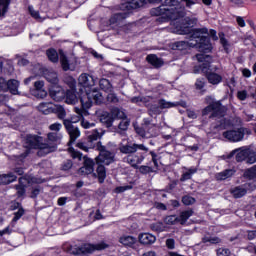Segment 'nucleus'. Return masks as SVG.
I'll use <instances>...</instances> for the list:
<instances>
[{
  "mask_svg": "<svg viewBox=\"0 0 256 256\" xmlns=\"http://www.w3.org/2000/svg\"><path fill=\"white\" fill-rule=\"evenodd\" d=\"M190 217H193V210L189 209L186 211H182L180 212V215L178 217V223H180V225H185V223L189 221Z\"/></svg>",
  "mask_w": 256,
  "mask_h": 256,
  "instance_id": "2f4dec72",
  "label": "nucleus"
},
{
  "mask_svg": "<svg viewBox=\"0 0 256 256\" xmlns=\"http://www.w3.org/2000/svg\"><path fill=\"white\" fill-rule=\"evenodd\" d=\"M99 87L102 89V91H105L106 93H111L113 91V86L111 85V82L109 80L102 78L99 81Z\"/></svg>",
  "mask_w": 256,
  "mask_h": 256,
  "instance_id": "58836bf2",
  "label": "nucleus"
},
{
  "mask_svg": "<svg viewBox=\"0 0 256 256\" xmlns=\"http://www.w3.org/2000/svg\"><path fill=\"white\" fill-rule=\"evenodd\" d=\"M78 85L83 87L86 93H88V91H91L95 87V78L87 73H83L78 78Z\"/></svg>",
  "mask_w": 256,
  "mask_h": 256,
  "instance_id": "4468645a",
  "label": "nucleus"
},
{
  "mask_svg": "<svg viewBox=\"0 0 256 256\" xmlns=\"http://www.w3.org/2000/svg\"><path fill=\"white\" fill-rule=\"evenodd\" d=\"M147 4V0H132L131 2L126 3V9H139Z\"/></svg>",
  "mask_w": 256,
  "mask_h": 256,
  "instance_id": "e433bc0d",
  "label": "nucleus"
},
{
  "mask_svg": "<svg viewBox=\"0 0 256 256\" xmlns=\"http://www.w3.org/2000/svg\"><path fill=\"white\" fill-rule=\"evenodd\" d=\"M146 61L150 63L153 67L156 69H159V67H163V59L157 57L155 54H150L146 57Z\"/></svg>",
  "mask_w": 256,
  "mask_h": 256,
  "instance_id": "bb28decb",
  "label": "nucleus"
},
{
  "mask_svg": "<svg viewBox=\"0 0 256 256\" xmlns=\"http://www.w3.org/2000/svg\"><path fill=\"white\" fill-rule=\"evenodd\" d=\"M54 107H55V104L51 102H42L38 105V111H40L44 115H49L53 113Z\"/></svg>",
  "mask_w": 256,
  "mask_h": 256,
  "instance_id": "a878e982",
  "label": "nucleus"
},
{
  "mask_svg": "<svg viewBox=\"0 0 256 256\" xmlns=\"http://www.w3.org/2000/svg\"><path fill=\"white\" fill-rule=\"evenodd\" d=\"M81 126L83 129H92V127H95V123H91L85 119H82Z\"/></svg>",
  "mask_w": 256,
  "mask_h": 256,
  "instance_id": "052dcab7",
  "label": "nucleus"
},
{
  "mask_svg": "<svg viewBox=\"0 0 256 256\" xmlns=\"http://www.w3.org/2000/svg\"><path fill=\"white\" fill-rule=\"evenodd\" d=\"M24 147L26 149H39V155H45V143H43V137L35 135H27Z\"/></svg>",
  "mask_w": 256,
  "mask_h": 256,
  "instance_id": "1a4fd4ad",
  "label": "nucleus"
},
{
  "mask_svg": "<svg viewBox=\"0 0 256 256\" xmlns=\"http://www.w3.org/2000/svg\"><path fill=\"white\" fill-rule=\"evenodd\" d=\"M231 255V251L227 248H219L217 250V256H229Z\"/></svg>",
  "mask_w": 256,
  "mask_h": 256,
  "instance_id": "bf43d9fd",
  "label": "nucleus"
},
{
  "mask_svg": "<svg viewBox=\"0 0 256 256\" xmlns=\"http://www.w3.org/2000/svg\"><path fill=\"white\" fill-rule=\"evenodd\" d=\"M136 133L140 137H145L146 139H151V137H157L159 135V126L151 123L149 119H144L143 128H135Z\"/></svg>",
  "mask_w": 256,
  "mask_h": 256,
  "instance_id": "20e7f679",
  "label": "nucleus"
},
{
  "mask_svg": "<svg viewBox=\"0 0 256 256\" xmlns=\"http://www.w3.org/2000/svg\"><path fill=\"white\" fill-rule=\"evenodd\" d=\"M44 77L49 83H52V85H57V83H59L57 72L53 70H45Z\"/></svg>",
  "mask_w": 256,
  "mask_h": 256,
  "instance_id": "cd10ccee",
  "label": "nucleus"
},
{
  "mask_svg": "<svg viewBox=\"0 0 256 256\" xmlns=\"http://www.w3.org/2000/svg\"><path fill=\"white\" fill-rule=\"evenodd\" d=\"M14 181H17V176L13 173L0 176V185H9V183H13Z\"/></svg>",
  "mask_w": 256,
  "mask_h": 256,
  "instance_id": "72a5a7b5",
  "label": "nucleus"
},
{
  "mask_svg": "<svg viewBox=\"0 0 256 256\" xmlns=\"http://www.w3.org/2000/svg\"><path fill=\"white\" fill-rule=\"evenodd\" d=\"M235 173H237V170H235V168L226 169L222 172L217 173L216 179L217 181H225L226 179H231V177H233Z\"/></svg>",
  "mask_w": 256,
  "mask_h": 256,
  "instance_id": "393cba45",
  "label": "nucleus"
},
{
  "mask_svg": "<svg viewBox=\"0 0 256 256\" xmlns=\"http://www.w3.org/2000/svg\"><path fill=\"white\" fill-rule=\"evenodd\" d=\"M201 35H209V30L207 28H198L194 29L191 35V39H198L196 43H191L192 47H196L200 53H209L213 46H211V42H209V38Z\"/></svg>",
  "mask_w": 256,
  "mask_h": 256,
  "instance_id": "f03ea898",
  "label": "nucleus"
},
{
  "mask_svg": "<svg viewBox=\"0 0 256 256\" xmlns=\"http://www.w3.org/2000/svg\"><path fill=\"white\" fill-rule=\"evenodd\" d=\"M86 137L88 143H95V141H99L103 137V132H100L99 129L87 130Z\"/></svg>",
  "mask_w": 256,
  "mask_h": 256,
  "instance_id": "412c9836",
  "label": "nucleus"
},
{
  "mask_svg": "<svg viewBox=\"0 0 256 256\" xmlns=\"http://www.w3.org/2000/svg\"><path fill=\"white\" fill-rule=\"evenodd\" d=\"M63 139V134L61 132H49L47 134V140L45 145V155H49V153H53L57 151V145L61 143Z\"/></svg>",
  "mask_w": 256,
  "mask_h": 256,
  "instance_id": "0eeeda50",
  "label": "nucleus"
},
{
  "mask_svg": "<svg viewBox=\"0 0 256 256\" xmlns=\"http://www.w3.org/2000/svg\"><path fill=\"white\" fill-rule=\"evenodd\" d=\"M207 79H208V83H211V85H219V83L223 81V76L215 72H209L207 74Z\"/></svg>",
  "mask_w": 256,
  "mask_h": 256,
  "instance_id": "c756f323",
  "label": "nucleus"
},
{
  "mask_svg": "<svg viewBox=\"0 0 256 256\" xmlns=\"http://www.w3.org/2000/svg\"><path fill=\"white\" fill-rule=\"evenodd\" d=\"M68 151L73 159H79V161H81L82 155L79 151H76L73 148H68Z\"/></svg>",
  "mask_w": 256,
  "mask_h": 256,
  "instance_id": "4d7b16f0",
  "label": "nucleus"
},
{
  "mask_svg": "<svg viewBox=\"0 0 256 256\" xmlns=\"http://www.w3.org/2000/svg\"><path fill=\"white\" fill-rule=\"evenodd\" d=\"M93 159L84 157V165L78 170V175H91L95 171Z\"/></svg>",
  "mask_w": 256,
  "mask_h": 256,
  "instance_id": "f3484780",
  "label": "nucleus"
},
{
  "mask_svg": "<svg viewBox=\"0 0 256 256\" xmlns=\"http://www.w3.org/2000/svg\"><path fill=\"white\" fill-rule=\"evenodd\" d=\"M119 243H121V245H124V247L133 248L135 243H137V238L133 236H121L119 239Z\"/></svg>",
  "mask_w": 256,
  "mask_h": 256,
  "instance_id": "c85d7f7f",
  "label": "nucleus"
},
{
  "mask_svg": "<svg viewBox=\"0 0 256 256\" xmlns=\"http://www.w3.org/2000/svg\"><path fill=\"white\" fill-rule=\"evenodd\" d=\"M32 94L34 95V97H38V99H45V97H47L45 82L42 80L34 82V90H32Z\"/></svg>",
  "mask_w": 256,
  "mask_h": 256,
  "instance_id": "dca6fc26",
  "label": "nucleus"
},
{
  "mask_svg": "<svg viewBox=\"0 0 256 256\" xmlns=\"http://www.w3.org/2000/svg\"><path fill=\"white\" fill-rule=\"evenodd\" d=\"M59 55H60V63L63 71H69L71 69V66L69 65V60L67 59V56H65V53L63 52V50L59 51Z\"/></svg>",
  "mask_w": 256,
  "mask_h": 256,
  "instance_id": "ea45409f",
  "label": "nucleus"
},
{
  "mask_svg": "<svg viewBox=\"0 0 256 256\" xmlns=\"http://www.w3.org/2000/svg\"><path fill=\"white\" fill-rule=\"evenodd\" d=\"M230 193L235 199H241V197H245V195H247V189H245L243 186H238L231 189Z\"/></svg>",
  "mask_w": 256,
  "mask_h": 256,
  "instance_id": "7c9ffc66",
  "label": "nucleus"
},
{
  "mask_svg": "<svg viewBox=\"0 0 256 256\" xmlns=\"http://www.w3.org/2000/svg\"><path fill=\"white\" fill-rule=\"evenodd\" d=\"M138 239L142 245H153L157 241V237L151 233H142Z\"/></svg>",
  "mask_w": 256,
  "mask_h": 256,
  "instance_id": "5701e85b",
  "label": "nucleus"
},
{
  "mask_svg": "<svg viewBox=\"0 0 256 256\" xmlns=\"http://www.w3.org/2000/svg\"><path fill=\"white\" fill-rule=\"evenodd\" d=\"M23 215H25V210H23V208H19L18 211L14 213V218L12 221L14 223H17V221H19V219L23 217Z\"/></svg>",
  "mask_w": 256,
  "mask_h": 256,
  "instance_id": "5fc2aeb1",
  "label": "nucleus"
},
{
  "mask_svg": "<svg viewBox=\"0 0 256 256\" xmlns=\"http://www.w3.org/2000/svg\"><path fill=\"white\" fill-rule=\"evenodd\" d=\"M107 247H109V245H107L105 242H101L96 245L83 244L82 246H75L72 249V253L75 256H81L87 253H93V251H103V249H107Z\"/></svg>",
  "mask_w": 256,
  "mask_h": 256,
  "instance_id": "423d86ee",
  "label": "nucleus"
},
{
  "mask_svg": "<svg viewBox=\"0 0 256 256\" xmlns=\"http://www.w3.org/2000/svg\"><path fill=\"white\" fill-rule=\"evenodd\" d=\"M247 163L253 165L256 163V149L247 148Z\"/></svg>",
  "mask_w": 256,
  "mask_h": 256,
  "instance_id": "37998d69",
  "label": "nucleus"
},
{
  "mask_svg": "<svg viewBox=\"0 0 256 256\" xmlns=\"http://www.w3.org/2000/svg\"><path fill=\"white\" fill-rule=\"evenodd\" d=\"M123 162L128 163L134 169H139V165L143 163V158H140L138 155L129 154L123 158Z\"/></svg>",
  "mask_w": 256,
  "mask_h": 256,
  "instance_id": "aec40b11",
  "label": "nucleus"
},
{
  "mask_svg": "<svg viewBox=\"0 0 256 256\" xmlns=\"http://www.w3.org/2000/svg\"><path fill=\"white\" fill-rule=\"evenodd\" d=\"M46 55L52 63H57L59 61V54L57 53V50L51 48L46 51Z\"/></svg>",
  "mask_w": 256,
  "mask_h": 256,
  "instance_id": "a19ab883",
  "label": "nucleus"
},
{
  "mask_svg": "<svg viewBox=\"0 0 256 256\" xmlns=\"http://www.w3.org/2000/svg\"><path fill=\"white\" fill-rule=\"evenodd\" d=\"M209 113H212V115L210 117H223V115H225V108H223L219 104V102H214V103L208 105L202 111L203 115H209Z\"/></svg>",
  "mask_w": 256,
  "mask_h": 256,
  "instance_id": "f8f14e48",
  "label": "nucleus"
},
{
  "mask_svg": "<svg viewBox=\"0 0 256 256\" xmlns=\"http://www.w3.org/2000/svg\"><path fill=\"white\" fill-rule=\"evenodd\" d=\"M63 128V125L59 122L53 123L49 126L50 131L53 133H61V129Z\"/></svg>",
  "mask_w": 256,
  "mask_h": 256,
  "instance_id": "8fccbe9b",
  "label": "nucleus"
},
{
  "mask_svg": "<svg viewBox=\"0 0 256 256\" xmlns=\"http://www.w3.org/2000/svg\"><path fill=\"white\" fill-rule=\"evenodd\" d=\"M149 151V148H147L143 144H120L119 145V151L120 153H123L124 155H133V153H137V151Z\"/></svg>",
  "mask_w": 256,
  "mask_h": 256,
  "instance_id": "9b49d317",
  "label": "nucleus"
},
{
  "mask_svg": "<svg viewBox=\"0 0 256 256\" xmlns=\"http://www.w3.org/2000/svg\"><path fill=\"white\" fill-rule=\"evenodd\" d=\"M150 229L157 233H161L165 230V224H163V222H155L150 225Z\"/></svg>",
  "mask_w": 256,
  "mask_h": 256,
  "instance_id": "de8ad7c7",
  "label": "nucleus"
},
{
  "mask_svg": "<svg viewBox=\"0 0 256 256\" xmlns=\"http://www.w3.org/2000/svg\"><path fill=\"white\" fill-rule=\"evenodd\" d=\"M237 97L240 101H245V99H247V91L243 90V91H239L237 93Z\"/></svg>",
  "mask_w": 256,
  "mask_h": 256,
  "instance_id": "338daca9",
  "label": "nucleus"
},
{
  "mask_svg": "<svg viewBox=\"0 0 256 256\" xmlns=\"http://www.w3.org/2000/svg\"><path fill=\"white\" fill-rule=\"evenodd\" d=\"M52 113H55L58 117V119H63L65 121V117H67V111H65V108L61 105L54 104V109Z\"/></svg>",
  "mask_w": 256,
  "mask_h": 256,
  "instance_id": "4c0bfd02",
  "label": "nucleus"
},
{
  "mask_svg": "<svg viewBox=\"0 0 256 256\" xmlns=\"http://www.w3.org/2000/svg\"><path fill=\"white\" fill-rule=\"evenodd\" d=\"M129 124L130 122L127 119H123L119 123L118 128L120 129V131H127V129H129Z\"/></svg>",
  "mask_w": 256,
  "mask_h": 256,
  "instance_id": "6e6d98bb",
  "label": "nucleus"
},
{
  "mask_svg": "<svg viewBox=\"0 0 256 256\" xmlns=\"http://www.w3.org/2000/svg\"><path fill=\"white\" fill-rule=\"evenodd\" d=\"M28 11L31 17H33L34 19H38V21H41V16L39 15V11H36L35 8H33V6H29Z\"/></svg>",
  "mask_w": 256,
  "mask_h": 256,
  "instance_id": "864d4df0",
  "label": "nucleus"
},
{
  "mask_svg": "<svg viewBox=\"0 0 256 256\" xmlns=\"http://www.w3.org/2000/svg\"><path fill=\"white\" fill-rule=\"evenodd\" d=\"M164 223L166 225H177V223H179V217L177 215L166 216L164 218Z\"/></svg>",
  "mask_w": 256,
  "mask_h": 256,
  "instance_id": "a18cd8bd",
  "label": "nucleus"
},
{
  "mask_svg": "<svg viewBox=\"0 0 256 256\" xmlns=\"http://www.w3.org/2000/svg\"><path fill=\"white\" fill-rule=\"evenodd\" d=\"M49 93L54 101H63L65 98V90L61 86H52Z\"/></svg>",
  "mask_w": 256,
  "mask_h": 256,
  "instance_id": "6ab92c4d",
  "label": "nucleus"
},
{
  "mask_svg": "<svg viewBox=\"0 0 256 256\" xmlns=\"http://www.w3.org/2000/svg\"><path fill=\"white\" fill-rule=\"evenodd\" d=\"M81 115H79L77 120L71 121V120H64L63 125L66 129V131L68 132V135H70V141L68 143V145H71V143H75V141H77V139H79V137H81V131H79L78 127H75L73 125V123H77V121H79V119H81Z\"/></svg>",
  "mask_w": 256,
  "mask_h": 256,
  "instance_id": "9d476101",
  "label": "nucleus"
},
{
  "mask_svg": "<svg viewBox=\"0 0 256 256\" xmlns=\"http://www.w3.org/2000/svg\"><path fill=\"white\" fill-rule=\"evenodd\" d=\"M189 47V42L187 41H178L175 42L172 46V49H177L178 51H183Z\"/></svg>",
  "mask_w": 256,
  "mask_h": 256,
  "instance_id": "49530a36",
  "label": "nucleus"
},
{
  "mask_svg": "<svg viewBox=\"0 0 256 256\" xmlns=\"http://www.w3.org/2000/svg\"><path fill=\"white\" fill-rule=\"evenodd\" d=\"M107 101L108 103H119V98L117 97V94L113 93V91L109 92L107 95Z\"/></svg>",
  "mask_w": 256,
  "mask_h": 256,
  "instance_id": "603ef678",
  "label": "nucleus"
},
{
  "mask_svg": "<svg viewBox=\"0 0 256 256\" xmlns=\"http://www.w3.org/2000/svg\"><path fill=\"white\" fill-rule=\"evenodd\" d=\"M0 91H9V86L2 77H0Z\"/></svg>",
  "mask_w": 256,
  "mask_h": 256,
  "instance_id": "e2e57ef3",
  "label": "nucleus"
},
{
  "mask_svg": "<svg viewBox=\"0 0 256 256\" xmlns=\"http://www.w3.org/2000/svg\"><path fill=\"white\" fill-rule=\"evenodd\" d=\"M244 177H246V179H256V166L247 169L244 172Z\"/></svg>",
  "mask_w": 256,
  "mask_h": 256,
  "instance_id": "09e8293b",
  "label": "nucleus"
},
{
  "mask_svg": "<svg viewBox=\"0 0 256 256\" xmlns=\"http://www.w3.org/2000/svg\"><path fill=\"white\" fill-rule=\"evenodd\" d=\"M30 181L29 178L27 177H22L19 178V184L16 185V193L18 195V197H23V195H25V188L27 187V185H29Z\"/></svg>",
  "mask_w": 256,
  "mask_h": 256,
  "instance_id": "b1692460",
  "label": "nucleus"
},
{
  "mask_svg": "<svg viewBox=\"0 0 256 256\" xmlns=\"http://www.w3.org/2000/svg\"><path fill=\"white\" fill-rule=\"evenodd\" d=\"M224 139H227L231 143H239V141H243L245 139V135H251V130L240 127L233 130H227L223 132Z\"/></svg>",
  "mask_w": 256,
  "mask_h": 256,
  "instance_id": "39448f33",
  "label": "nucleus"
},
{
  "mask_svg": "<svg viewBox=\"0 0 256 256\" xmlns=\"http://www.w3.org/2000/svg\"><path fill=\"white\" fill-rule=\"evenodd\" d=\"M96 149L99 151V155L96 157V165H111V163H115V153L107 150V146L97 142Z\"/></svg>",
  "mask_w": 256,
  "mask_h": 256,
  "instance_id": "7ed1b4c3",
  "label": "nucleus"
},
{
  "mask_svg": "<svg viewBox=\"0 0 256 256\" xmlns=\"http://www.w3.org/2000/svg\"><path fill=\"white\" fill-rule=\"evenodd\" d=\"M196 59L199 61V63H204L199 67V69L195 67L194 73H199V71H202V73H207V71H209V65L211 64V56L205 54H197Z\"/></svg>",
  "mask_w": 256,
  "mask_h": 256,
  "instance_id": "2eb2a0df",
  "label": "nucleus"
},
{
  "mask_svg": "<svg viewBox=\"0 0 256 256\" xmlns=\"http://www.w3.org/2000/svg\"><path fill=\"white\" fill-rule=\"evenodd\" d=\"M96 174L93 173L94 177H97L99 183H105V179H107V169L103 164H97Z\"/></svg>",
  "mask_w": 256,
  "mask_h": 256,
  "instance_id": "4be33fe9",
  "label": "nucleus"
},
{
  "mask_svg": "<svg viewBox=\"0 0 256 256\" xmlns=\"http://www.w3.org/2000/svg\"><path fill=\"white\" fill-rule=\"evenodd\" d=\"M139 171L140 173H142L143 175H147V173H152L153 169H151V167L149 166H140L139 167Z\"/></svg>",
  "mask_w": 256,
  "mask_h": 256,
  "instance_id": "680f3d73",
  "label": "nucleus"
},
{
  "mask_svg": "<svg viewBox=\"0 0 256 256\" xmlns=\"http://www.w3.org/2000/svg\"><path fill=\"white\" fill-rule=\"evenodd\" d=\"M159 105H160V108L161 109H171V107H175V103H172V102H167L166 100H160L159 101Z\"/></svg>",
  "mask_w": 256,
  "mask_h": 256,
  "instance_id": "3c124183",
  "label": "nucleus"
},
{
  "mask_svg": "<svg viewBox=\"0 0 256 256\" xmlns=\"http://www.w3.org/2000/svg\"><path fill=\"white\" fill-rule=\"evenodd\" d=\"M155 209H160V211H167V206L161 202L154 203Z\"/></svg>",
  "mask_w": 256,
  "mask_h": 256,
  "instance_id": "69168bd1",
  "label": "nucleus"
},
{
  "mask_svg": "<svg viewBox=\"0 0 256 256\" xmlns=\"http://www.w3.org/2000/svg\"><path fill=\"white\" fill-rule=\"evenodd\" d=\"M8 90L12 95H19V81L16 79L9 80L7 82Z\"/></svg>",
  "mask_w": 256,
  "mask_h": 256,
  "instance_id": "c9c22d12",
  "label": "nucleus"
},
{
  "mask_svg": "<svg viewBox=\"0 0 256 256\" xmlns=\"http://www.w3.org/2000/svg\"><path fill=\"white\" fill-rule=\"evenodd\" d=\"M129 17L128 12H119L117 14H114L110 18V25H115V23H119L120 21H123V19H127Z\"/></svg>",
  "mask_w": 256,
  "mask_h": 256,
  "instance_id": "f704fd0d",
  "label": "nucleus"
},
{
  "mask_svg": "<svg viewBox=\"0 0 256 256\" xmlns=\"http://www.w3.org/2000/svg\"><path fill=\"white\" fill-rule=\"evenodd\" d=\"M125 117V112L121 111L119 108H113L110 113H102L100 116V121L106 127H112L113 121H115V119H125Z\"/></svg>",
  "mask_w": 256,
  "mask_h": 256,
  "instance_id": "6e6552de",
  "label": "nucleus"
},
{
  "mask_svg": "<svg viewBox=\"0 0 256 256\" xmlns=\"http://www.w3.org/2000/svg\"><path fill=\"white\" fill-rule=\"evenodd\" d=\"M68 85L70 90H67L65 93L66 103L68 105H75L77 103V94H75V87L77 82L73 79V77L68 78Z\"/></svg>",
  "mask_w": 256,
  "mask_h": 256,
  "instance_id": "ddd939ff",
  "label": "nucleus"
},
{
  "mask_svg": "<svg viewBox=\"0 0 256 256\" xmlns=\"http://www.w3.org/2000/svg\"><path fill=\"white\" fill-rule=\"evenodd\" d=\"M93 103H96V105H101V103H103V94L97 89L86 92L81 98L82 108H75V112L77 115H80V117H83L85 113H87V109H91Z\"/></svg>",
  "mask_w": 256,
  "mask_h": 256,
  "instance_id": "f257e3e1",
  "label": "nucleus"
},
{
  "mask_svg": "<svg viewBox=\"0 0 256 256\" xmlns=\"http://www.w3.org/2000/svg\"><path fill=\"white\" fill-rule=\"evenodd\" d=\"M11 0H0V17H5L7 11H9V5Z\"/></svg>",
  "mask_w": 256,
  "mask_h": 256,
  "instance_id": "79ce46f5",
  "label": "nucleus"
},
{
  "mask_svg": "<svg viewBox=\"0 0 256 256\" xmlns=\"http://www.w3.org/2000/svg\"><path fill=\"white\" fill-rule=\"evenodd\" d=\"M196 89L201 91L203 87H205V80L204 79H197L195 83Z\"/></svg>",
  "mask_w": 256,
  "mask_h": 256,
  "instance_id": "0e129e2a",
  "label": "nucleus"
},
{
  "mask_svg": "<svg viewBox=\"0 0 256 256\" xmlns=\"http://www.w3.org/2000/svg\"><path fill=\"white\" fill-rule=\"evenodd\" d=\"M182 203L184 205H193V203H195V198H193L191 196H184L182 198Z\"/></svg>",
  "mask_w": 256,
  "mask_h": 256,
  "instance_id": "13d9d810",
  "label": "nucleus"
},
{
  "mask_svg": "<svg viewBox=\"0 0 256 256\" xmlns=\"http://www.w3.org/2000/svg\"><path fill=\"white\" fill-rule=\"evenodd\" d=\"M185 171L183 172L180 181L185 182V181H189V179H191L193 177V175H195V173H197V168L195 167H191V168H184Z\"/></svg>",
  "mask_w": 256,
  "mask_h": 256,
  "instance_id": "473e14b6",
  "label": "nucleus"
},
{
  "mask_svg": "<svg viewBox=\"0 0 256 256\" xmlns=\"http://www.w3.org/2000/svg\"><path fill=\"white\" fill-rule=\"evenodd\" d=\"M202 243H211V245H217V243H221V238L215 236H205L202 238Z\"/></svg>",
  "mask_w": 256,
  "mask_h": 256,
  "instance_id": "c03bdc74",
  "label": "nucleus"
},
{
  "mask_svg": "<svg viewBox=\"0 0 256 256\" xmlns=\"http://www.w3.org/2000/svg\"><path fill=\"white\" fill-rule=\"evenodd\" d=\"M39 193H41L40 187L33 188L32 192H31V198L35 199L39 195Z\"/></svg>",
  "mask_w": 256,
  "mask_h": 256,
  "instance_id": "774afa93",
  "label": "nucleus"
},
{
  "mask_svg": "<svg viewBox=\"0 0 256 256\" xmlns=\"http://www.w3.org/2000/svg\"><path fill=\"white\" fill-rule=\"evenodd\" d=\"M234 155H235V159H236L237 163H241V162L245 161V159H247V155H248L247 148L242 147V148H237V149L233 150L228 155V159H231V157H234Z\"/></svg>",
  "mask_w": 256,
  "mask_h": 256,
  "instance_id": "a211bd4d",
  "label": "nucleus"
}]
</instances>
